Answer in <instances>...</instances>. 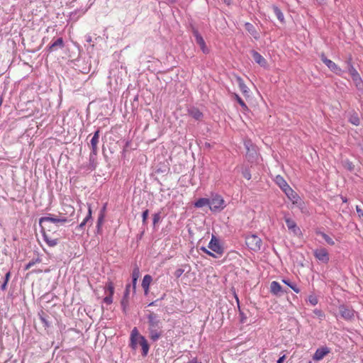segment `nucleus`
<instances>
[{"label": "nucleus", "instance_id": "ea45409f", "mask_svg": "<svg viewBox=\"0 0 363 363\" xmlns=\"http://www.w3.org/2000/svg\"><path fill=\"white\" fill-rule=\"evenodd\" d=\"M140 277V270L138 267H135L132 273V279L138 280Z\"/></svg>", "mask_w": 363, "mask_h": 363}, {"label": "nucleus", "instance_id": "c03bdc74", "mask_svg": "<svg viewBox=\"0 0 363 363\" xmlns=\"http://www.w3.org/2000/svg\"><path fill=\"white\" fill-rule=\"evenodd\" d=\"M160 213H157L153 215V225H155L160 220Z\"/></svg>", "mask_w": 363, "mask_h": 363}, {"label": "nucleus", "instance_id": "4be33fe9", "mask_svg": "<svg viewBox=\"0 0 363 363\" xmlns=\"http://www.w3.org/2000/svg\"><path fill=\"white\" fill-rule=\"evenodd\" d=\"M98 143H99V139H96L94 138H92L90 141L91 147V151L90 153V160L92 159V157L94 156H96L97 155V151H98L97 144H98Z\"/></svg>", "mask_w": 363, "mask_h": 363}, {"label": "nucleus", "instance_id": "c85d7f7f", "mask_svg": "<svg viewBox=\"0 0 363 363\" xmlns=\"http://www.w3.org/2000/svg\"><path fill=\"white\" fill-rule=\"evenodd\" d=\"M317 234L320 235L324 240L330 245H334L335 242L329 235L323 232H318Z\"/></svg>", "mask_w": 363, "mask_h": 363}, {"label": "nucleus", "instance_id": "72a5a7b5", "mask_svg": "<svg viewBox=\"0 0 363 363\" xmlns=\"http://www.w3.org/2000/svg\"><path fill=\"white\" fill-rule=\"evenodd\" d=\"M106 293H108L109 295H113L114 294V286L111 281H108L105 286Z\"/></svg>", "mask_w": 363, "mask_h": 363}, {"label": "nucleus", "instance_id": "e433bc0d", "mask_svg": "<svg viewBox=\"0 0 363 363\" xmlns=\"http://www.w3.org/2000/svg\"><path fill=\"white\" fill-rule=\"evenodd\" d=\"M138 344H139V339L135 338V339H133H133H130L129 346L131 347L132 350H136L138 348Z\"/></svg>", "mask_w": 363, "mask_h": 363}, {"label": "nucleus", "instance_id": "69168bd1", "mask_svg": "<svg viewBox=\"0 0 363 363\" xmlns=\"http://www.w3.org/2000/svg\"><path fill=\"white\" fill-rule=\"evenodd\" d=\"M235 299H236V301H237L238 304L239 305V299H238V297L237 296V295H235Z\"/></svg>", "mask_w": 363, "mask_h": 363}, {"label": "nucleus", "instance_id": "6ab92c4d", "mask_svg": "<svg viewBox=\"0 0 363 363\" xmlns=\"http://www.w3.org/2000/svg\"><path fill=\"white\" fill-rule=\"evenodd\" d=\"M152 281V278L150 275L146 274L144 276L142 281V287L144 289L145 294H147L149 291V286Z\"/></svg>", "mask_w": 363, "mask_h": 363}, {"label": "nucleus", "instance_id": "473e14b6", "mask_svg": "<svg viewBox=\"0 0 363 363\" xmlns=\"http://www.w3.org/2000/svg\"><path fill=\"white\" fill-rule=\"evenodd\" d=\"M238 81L240 89L242 91L243 94H247L248 92V88L244 83L243 80L240 77H238Z\"/></svg>", "mask_w": 363, "mask_h": 363}, {"label": "nucleus", "instance_id": "052dcab7", "mask_svg": "<svg viewBox=\"0 0 363 363\" xmlns=\"http://www.w3.org/2000/svg\"><path fill=\"white\" fill-rule=\"evenodd\" d=\"M223 1L227 4V5H230L231 4V1L232 0H223Z\"/></svg>", "mask_w": 363, "mask_h": 363}, {"label": "nucleus", "instance_id": "e2e57ef3", "mask_svg": "<svg viewBox=\"0 0 363 363\" xmlns=\"http://www.w3.org/2000/svg\"><path fill=\"white\" fill-rule=\"evenodd\" d=\"M189 363H197L196 359H193Z\"/></svg>", "mask_w": 363, "mask_h": 363}, {"label": "nucleus", "instance_id": "7c9ffc66", "mask_svg": "<svg viewBox=\"0 0 363 363\" xmlns=\"http://www.w3.org/2000/svg\"><path fill=\"white\" fill-rule=\"evenodd\" d=\"M273 11H274V13H275L276 16L277 17V18L281 22H283L284 19V14L281 12V11L276 6H273Z\"/></svg>", "mask_w": 363, "mask_h": 363}, {"label": "nucleus", "instance_id": "603ef678", "mask_svg": "<svg viewBox=\"0 0 363 363\" xmlns=\"http://www.w3.org/2000/svg\"><path fill=\"white\" fill-rule=\"evenodd\" d=\"M345 64H346V68H348L350 67V65H352V57H350L346 61H345Z\"/></svg>", "mask_w": 363, "mask_h": 363}, {"label": "nucleus", "instance_id": "4468645a", "mask_svg": "<svg viewBox=\"0 0 363 363\" xmlns=\"http://www.w3.org/2000/svg\"><path fill=\"white\" fill-rule=\"evenodd\" d=\"M251 54L253 60L256 63L260 65L262 67H266L267 66V60L256 50H252Z\"/></svg>", "mask_w": 363, "mask_h": 363}, {"label": "nucleus", "instance_id": "49530a36", "mask_svg": "<svg viewBox=\"0 0 363 363\" xmlns=\"http://www.w3.org/2000/svg\"><path fill=\"white\" fill-rule=\"evenodd\" d=\"M200 250L204 253L208 255L209 256H211L213 257H217L211 251L207 250L205 247H201Z\"/></svg>", "mask_w": 363, "mask_h": 363}, {"label": "nucleus", "instance_id": "1a4fd4ad", "mask_svg": "<svg viewBox=\"0 0 363 363\" xmlns=\"http://www.w3.org/2000/svg\"><path fill=\"white\" fill-rule=\"evenodd\" d=\"M208 247L213 252L222 255L223 253V248L220 245L219 240L215 235H212L211 240H210Z\"/></svg>", "mask_w": 363, "mask_h": 363}, {"label": "nucleus", "instance_id": "2eb2a0df", "mask_svg": "<svg viewBox=\"0 0 363 363\" xmlns=\"http://www.w3.org/2000/svg\"><path fill=\"white\" fill-rule=\"evenodd\" d=\"M130 284H128L125 287V290L124 291L123 297L121 301V305L123 308V311L126 313L128 306V296L130 294Z\"/></svg>", "mask_w": 363, "mask_h": 363}, {"label": "nucleus", "instance_id": "f257e3e1", "mask_svg": "<svg viewBox=\"0 0 363 363\" xmlns=\"http://www.w3.org/2000/svg\"><path fill=\"white\" fill-rule=\"evenodd\" d=\"M145 317L147 323L148 337L152 342L157 341L163 335L162 322L158 314L147 311Z\"/></svg>", "mask_w": 363, "mask_h": 363}, {"label": "nucleus", "instance_id": "37998d69", "mask_svg": "<svg viewBox=\"0 0 363 363\" xmlns=\"http://www.w3.org/2000/svg\"><path fill=\"white\" fill-rule=\"evenodd\" d=\"M235 99L242 107L245 108H247L244 101L238 94H235Z\"/></svg>", "mask_w": 363, "mask_h": 363}, {"label": "nucleus", "instance_id": "774afa93", "mask_svg": "<svg viewBox=\"0 0 363 363\" xmlns=\"http://www.w3.org/2000/svg\"><path fill=\"white\" fill-rule=\"evenodd\" d=\"M308 363H311V362H309Z\"/></svg>", "mask_w": 363, "mask_h": 363}, {"label": "nucleus", "instance_id": "7ed1b4c3", "mask_svg": "<svg viewBox=\"0 0 363 363\" xmlns=\"http://www.w3.org/2000/svg\"><path fill=\"white\" fill-rule=\"evenodd\" d=\"M275 182L285 193L289 200L292 201L293 203H296V199L298 198L297 194L289 186L282 177L279 175L277 176Z\"/></svg>", "mask_w": 363, "mask_h": 363}, {"label": "nucleus", "instance_id": "79ce46f5", "mask_svg": "<svg viewBox=\"0 0 363 363\" xmlns=\"http://www.w3.org/2000/svg\"><path fill=\"white\" fill-rule=\"evenodd\" d=\"M149 211L147 209L145 210L142 213V218H143V224L146 225L147 223V219L148 217Z\"/></svg>", "mask_w": 363, "mask_h": 363}, {"label": "nucleus", "instance_id": "5fc2aeb1", "mask_svg": "<svg viewBox=\"0 0 363 363\" xmlns=\"http://www.w3.org/2000/svg\"><path fill=\"white\" fill-rule=\"evenodd\" d=\"M99 133L100 130L98 129L94 133L92 138H96L99 140Z\"/></svg>", "mask_w": 363, "mask_h": 363}, {"label": "nucleus", "instance_id": "09e8293b", "mask_svg": "<svg viewBox=\"0 0 363 363\" xmlns=\"http://www.w3.org/2000/svg\"><path fill=\"white\" fill-rule=\"evenodd\" d=\"M183 273H184V269H177L174 272V275L176 277L178 278V277H181Z\"/></svg>", "mask_w": 363, "mask_h": 363}, {"label": "nucleus", "instance_id": "aec40b11", "mask_svg": "<svg viewBox=\"0 0 363 363\" xmlns=\"http://www.w3.org/2000/svg\"><path fill=\"white\" fill-rule=\"evenodd\" d=\"M245 28L254 37L255 39L257 40L259 38V35L257 33L255 27L250 23H245Z\"/></svg>", "mask_w": 363, "mask_h": 363}, {"label": "nucleus", "instance_id": "a18cd8bd", "mask_svg": "<svg viewBox=\"0 0 363 363\" xmlns=\"http://www.w3.org/2000/svg\"><path fill=\"white\" fill-rule=\"evenodd\" d=\"M104 302L107 305L112 303L113 302V295H108L104 298Z\"/></svg>", "mask_w": 363, "mask_h": 363}, {"label": "nucleus", "instance_id": "f3484780", "mask_svg": "<svg viewBox=\"0 0 363 363\" xmlns=\"http://www.w3.org/2000/svg\"><path fill=\"white\" fill-rule=\"evenodd\" d=\"M139 345L142 347V355L146 357L149 352L150 345L145 337H140Z\"/></svg>", "mask_w": 363, "mask_h": 363}, {"label": "nucleus", "instance_id": "c756f323", "mask_svg": "<svg viewBox=\"0 0 363 363\" xmlns=\"http://www.w3.org/2000/svg\"><path fill=\"white\" fill-rule=\"evenodd\" d=\"M283 282L286 284L287 286H289L294 292L299 293L300 289L294 283L291 282L289 279H284Z\"/></svg>", "mask_w": 363, "mask_h": 363}, {"label": "nucleus", "instance_id": "8fccbe9b", "mask_svg": "<svg viewBox=\"0 0 363 363\" xmlns=\"http://www.w3.org/2000/svg\"><path fill=\"white\" fill-rule=\"evenodd\" d=\"M40 319L41 322L44 324V325L45 327H49L50 324H49L48 321L46 320L45 318H44L43 316L40 315Z\"/></svg>", "mask_w": 363, "mask_h": 363}, {"label": "nucleus", "instance_id": "cd10ccee", "mask_svg": "<svg viewBox=\"0 0 363 363\" xmlns=\"http://www.w3.org/2000/svg\"><path fill=\"white\" fill-rule=\"evenodd\" d=\"M105 208L106 207L104 206V208L101 211V213L98 217L97 223H96V228H97L98 233L101 230V225L104 222V214L103 211H104Z\"/></svg>", "mask_w": 363, "mask_h": 363}, {"label": "nucleus", "instance_id": "a19ab883", "mask_svg": "<svg viewBox=\"0 0 363 363\" xmlns=\"http://www.w3.org/2000/svg\"><path fill=\"white\" fill-rule=\"evenodd\" d=\"M313 313L316 317H318L320 320H323L325 318L324 313L320 309H315L313 311Z\"/></svg>", "mask_w": 363, "mask_h": 363}, {"label": "nucleus", "instance_id": "9b49d317", "mask_svg": "<svg viewBox=\"0 0 363 363\" xmlns=\"http://www.w3.org/2000/svg\"><path fill=\"white\" fill-rule=\"evenodd\" d=\"M329 353H330V349L329 347L326 346L319 347L313 355V359L315 361H320Z\"/></svg>", "mask_w": 363, "mask_h": 363}, {"label": "nucleus", "instance_id": "a878e982", "mask_svg": "<svg viewBox=\"0 0 363 363\" xmlns=\"http://www.w3.org/2000/svg\"><path fill=\"white\" fill-rule=\"evenodd\" d=\"M87 10L88 8L85 9L75 10L74 11L70 13L69 18L73 21H77L79 18V16L84 14Z\"/></svg>", "mask_w": 363, "mask_h": 363}, {"label": "nucleus", "instance_id": "4c0bfd02", "mask_svg": "<svg viewBox=\"0 0 363 363\" xmlns=\"http://www.w3.org/2000/svg\"><path fill=\"white\" fill-rule=\"evenodd\" d=\"M351 77H355V75H357L359 74L358 72L357 71V69L354 67L353 65H350V67L347 68Z\"/></svg>", "mask_w": 363, "mask_h": 363}, {"label": "nucleus", "instance_id": "13d9d810", "mask_svg": "<svg viewBox=\"0 0 363 363\" xmlns=\"http://www.w3.org/2000/svg\"><path fill=\"white\" fill-rule=\"evenodd\" d=\"M137 281H138V280L132 279V282H133V289L134 292L135 291V288H136Z\"/></svg>", "mask_w": 363, "mask_h": 363}, {"label": "nucleus", "instance_id": "0eeeda50", "mask_svg": "<svg viewBox=\"0 0 363 363\" xmlns=\"http://www.w3.org/2000/svg\"><path fill=\"white\" fill-rule=\"evenodd\" d=\"M320 58L321 61L328 67L330 70L335 73L336 74L340 75L342 69L332 60L328 59L325 55L322 52L320 54Z\"/></svg>", "mask_w": 363, "mask_h": 363}, {"label": "nucleus", "instance_id": "6e6d98bb", "mask_svg": "<svg viewBox=\"0 0 363 363\" xmlns=\"http://www.w3.org/2000/svg\"><path fill=\"white\" fill-rule=\"evenodd\" d=\"M285 359H286V356L283 355V356H281V357H280L279 358V359L277 360V363H283L284 361L285 360Z\"/></svg>", "mask_w": 363, "mask_h": 363}, {"label": "nucleus", "instance_id": "de8ad7c7", "mask_svg": "<svg viewBox=\"0 0 363 363\" xmlns=\"http://www.w3.org/2000/svg\"><path fill=\"white\" fill-rule=\"evenodd\" d=\"M243 177L247 179V180H250L251 179V174L248 169H245L242 172Z\"/></svg>", "mask_w": 363, "mask_h": 363}, {"label": "nucleus", "instance_id": "dca6fc26", "mask_svg": "<svg viewBox=\"0 0 363 363\" xmlns=\"http://www.w3.org/2000/svg\"><path fill=\"white\" fill-rule=\"evenodd\" d=\"M284 220L289 230H291L294 234L297 235L298 233L300 231V229L296 225L295 221L291 218L287 217H285Z\"/></svg>", "mask_w": 363, "mask_h": 363}, {"label": "nucleus", "instance_id": "5701e85b", "mask_svg": "<svg viewBox=\"0 0 363 363\" xmlns=\"http://www.w3.org/2000/svg\"><path fill=\"white\" fill-rule=\"evenodd\" d=\"M189 115L196 120H201L203 117V113L197 108H191L189 110Z\"/></svg>", "mask_w": 363, "mask_h": 363}, {"label": "nucleus", "instance_id": "bb28decb", "mask_svg": "<svg viewBox=\"0 0 363 363\" xmlns=\"http://www.w3.org/2000/svg\"><path fill=\"white\" fill-rule=\"evenodd\" d=\"M352 79L356 86V87L359 89V90H362L363 89V82H362V79L359 74L357 75H355V77H352Z\"/></svg>", "mask_w": 363, "mask_h": 363}, {"label": "nucleus", "instance_id": "9d476101", "mask_svg": "<svg viewBox=\"0 0 363 363\" xmlns=\"http://www.w3.org/2000/svg\"><path fill=\"white\" fill-rule=\"evenodd\" d=\"M313 255L317 259L323 263H328L329 262V254L325 248H318L315 250Z\"/></svg>", "mask_w": 363, "mask_h": 363}, {"label": "nucleus", "instance_id": "f704fd0d", "mask_svg": "<svg viewBox=\"0 0 363 363\" xmlns=\"http://www.w3.org/2000/svg\"><path fill=\"white\" fill-rule=\"evenodd\" d=\"M41 262V259L39 257H37L36 259H33L30 260L26 266H25V270H28L30 268H31L34 264L36 263H40Z\"/></svg>", "mask_w": 363, "mask_h": 363}, {"label": "nucleus", "instance_id": "2f4dec72", "mask_svg": "<svg viewBox=\"0 0 363 363\" xmlns=\"http://www.w3.org/2000/svg\"><path fill=\"white\" fill-rule=\"evenodd\" d=\"M349 121L354 125H359V118L358 115L356 113H354L350 115V117L349 118Z\"/></svg>", "mask_w": 363, "mask_h": 363}, {"label": "nucleus", "instance_id": "412c9836", "mask_svg": "<svg viewBox=\"0 0 363 363\" xmlns=\"http://www.w3.org/2000/svg\"><path fill=\"white\" fill-rule=\"evenodd\" d=\"M91 220V208L89 205L88 206V214L84 219V220L77 227V230H82L86 223Z\"/></svg>", "mask_w": 363, "mask_h": 363}, {"label": "nucleus", "instance_id": "f03ea898", "mask_svg": "<svg viewBox=\"0 0 363 363\" xmlns=\"http://www.w3.org/2000/svg\"><path fill=\"white\" fill-rule=\"evenodd\" d=\"M67 220L66 217L58 218L51 213H49L48 216L41 217L39 219L41 233L46 232L48 233L52 232L55 234L60 225L67 223Z\"/></svg>", "mask_w": 363, "mask_h": 363}, {"label": "nucleus", "instance_id": "bf43d9fd", "mask_svg": "<svg viewBox=\"0 0 363 363\" xmlns=\"http://www.w3.org/2000/svg\"><path fill=\"white\" fill-rule=\"evenodd\" d=\"M318 4H324L326 3V0H316Z\"/></svg>", "mask_w": 363, "mask_h": 363}, {"label": "nucleus", "instance_id": "f8f14e48", "mask_svg": "<svg viewBox=\"0 0 363 363\" xmlns=\"http://www.w3.org/2000/svg\"><path fill=\"white\" fill-rule=\"evenodd\" d=\"M339 312L341 317L345 320H350L354 316V311L350 307L343 305L339 307Z\"/></svg>", "mask_w": 363, "mask_h": 363}, {"label": "nucleus", "instance_id": "4d7b16f0", "mask_svg": "<svg viewBox=\"0 0 363 363\" xmlns=\"http://www.w3.org/2000/svg\"><path fill=\"white\" fill-rule=\"evenodd\" d=\"M6 287H7V283H6V281H4V283L1 286V289L2 291H5L6 289Z\"/></svg>", "mask_w": 363, "mask_h": 363}, {"label": "nucleus", "instance_id": "3c124183", "mask_svg": "<svg viewBox=\"0 0 363 363\" xmlns=\"http://www.w3.org/2000/svg\"><path fill=\"white\" fill-rule=\"evenodd\" d=\"M356 211L359 217L363 216V210L358 206H356Z\"/></svg>", "mask_w": 363, "mask_h": 363}, {"label": "nucleus", "instance_id": "0e129e2a", "mask_svg": "<svg viewBox=\"0 0 363 363\" xmlns=\"http://www.w3.org/2000/svg\"><path fill=\"white\" fill-rule=\"evenodd\" d=\"M342 200L345 203H346L347 201V199L345 197H342Z\"/></svg>", "mask_w": 363, "mask_h": 363}, {"label": "nucleus", "instance_id": "423d86ee", "mask_svg": "<svg viewBox=\"0 0 363 363\" xmlns=\"http://www.w3.org/2000/svg\"><path fill=\"white\" fill-rule=\"evenodd\" d=\"M245 147L247 150L246 158L247 160L252 163L256 162L258 157L257 147L254 145L250 140L245 142Z\"/></svg>", "mask_w": 363, "mask_h": 363}, {"label": "nucleus", "instance_id": "393cba45", "mask_svg": "<svg viewBox=\"0 0 363 363\" xmlns=\"http://www.w3.org/2000/svg\"><path fill=\"white\" fill-rule=\"evenodd\" d=\"M270 291L273 294L278 295L282 291L281 286L277 281H274L271 283Z\"/></svg>", "mask_w": 363, "mask_h": 363}, {"label": "nucleus", "instance_id": "680f3d73", "mask_svg": "<svg viewBox=\"0 0 363 363\" xmlns=\"http://www.w3.org/2000/svg\"><path fill=\"white\" fill-rule=\"evenodd\" d=\"M157 302V301H152L150 303H149V306H155L156 305V303Z\"/></svg>", "mask_w": 363, "mask_h": 363}, {"label": "nucleus", "instance_id": "a211bd4d", "mask_svg": "<svg viewBox=\"0 0 363 363\" xmlns=\"http://www.w3.org/2000/svg\"><path fill=\"white\" fill-rule=\"evenodd\" d=\"M43 237L45 240V242L50 246V247H55L58 243V239L57 238H52L50 237L49 234L46 232H43Z\"/></svg>", "mask_w": 363, "mask_h": 363}, {"label": "nucleus", "instance_id": "b1692460", "mask_svg": "<svg viewBox=\"0 0 363 363\" xmlns=\"http://www.w3.org/2000/svg\"><path fill=\"white\" fill-rule=\"evenodd\" d=\"M204 206L209 207V199L207 198H200L194 203V207L201 208Z\"/></svg>", "mask_w": 363, "mask_h": 363}, {"label": "nucleus", "instance_id": "ddd939ff", "mask_svg": "<svg viewBox=\"0 0 363 363\" xmlns=\"http://www.w3.org/2000/svg\"><path fill=\"white\" fill-rule=\"evenodd\" d=\"M65 46L64 40L62 38H58L56 40L50 44L48 47V51L52 52L57 50L58 49L63 48Z\"/></svg>", "mask_w": 363, "mask_h": 363}, {"label": "nucleus", "instance_id": "864d4df0", "mask_svg": "<svg viewBox=\"0 0 363 363\" xmlns=\"http://www.w3.org/2000/svg\"><path fill=\"white\" fill-rule=\"evenodd\" d=\"M11 277V273L10 272H8L6 275H5V280L4 281H6V283L8 284L9 281V279Z\"/></svg>", "mask_w": 363, "mask_h": 363}, {"label": "nucleus", "instance_id": "20e7f679", "mask_svg": "<svg viewBox=\"0 0 363 363\" xmlns=\"http://www.w3.org/2000/svg\"><path fill=\"white\" fill-rule=\"evenodd\" d=\"M245 243L250 250L258 252L262 245V239L255 234H250L245 238Z\"/></svg>", "mask_w": 363, "mask_h": 363}, {"label": "nucleus", "instance_id": "58836bf2", "mask_svg": "<svg viewBox=\"0 0 363 363\" xmlns=\"http://www.w3.org/2000/svg\"><path fill=\"white\" fill-rule=\"evenodd\" d=\"M308 301L313 306H315L318 303V299L316 296L312 294L308 296Z\"/></svg>", "mask_w": 363, "mask_h": 363}, {"label": "nucleus", "instance_id": "c9c22d12", "mask_svg": "<svg viewBox=\"0 0 363 363\" xmlns=\"http://www.w3.org/2000/svg\"><path fill=\"white\" fill-rule=\"evenodd\" d=\"M143 337V336L139 333L137 328H134L130 333V339L133 340L135 338H138L140 340V337Z\"/></svg>", "mask_w": 363, "mask_h": 363}, {"label": "nucleus", "instance_id": "6e6552de", "mask_svg": "<svg viewBox=\"0 0 363 363\" xmlns=\"http://www.w3.org/2000/svg\"><path fill=\"white\" fill-rule=\"evenodd\" d=\"M192 33L195 38L196 43L200 46L201 50L204 54L209 52V49L207 48L203 37L200 35L198 30L192 28Z\"/></svg>", "mask_w": 363, "mask_h": 363}, {"label": "nucleus", "instance_id": "39448f33", "mask_svg": "<svg viewBox=\"0 0 363 363\" xmlns=\"http://www.w3.org/2000/svg\"><path fill=\"white\" fill-rule=\"evenodd\" d=\"M225 201L221 196L216 194L209 199V208L212 211H220L225 208Z\"/></svg>", "mask_w": 363, "mask_h": 363}, {"label": "nucleus", "instance_id": "338daca9", "mask_svg": "<svg viewBox=\"0 0 363 363\" xmlns=\"http://www.w3.org/2000/svg\"><path fill=\"white\" fill-rule=\"evenodd\" d=\"M87 40L88 42H91V37H90V36H89V37L87 38V40Z\"/></svg>", "mask_w": 363, "mask_h": 363}]
</instances>
